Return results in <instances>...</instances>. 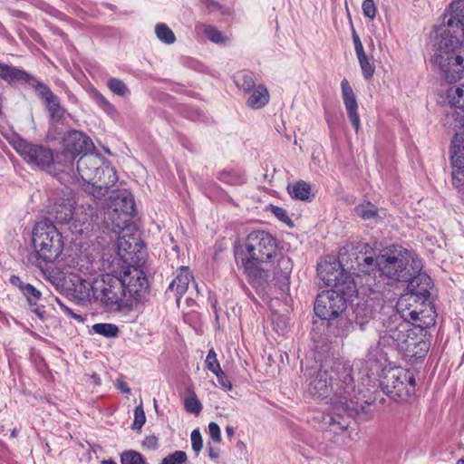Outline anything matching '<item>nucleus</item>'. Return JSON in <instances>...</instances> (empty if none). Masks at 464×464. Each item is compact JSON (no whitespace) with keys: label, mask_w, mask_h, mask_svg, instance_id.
Listing matches in <instances>:
<instances>
[{"label":"nucleus","mask_w":464,"mask_h":464,"mask_svg":"<svg viewBox=\"0 0 464 464\" xmlns=\"http://www.w3.org/2000/svg\"><path fill=\"white\" fill-rule=\"evenodd\" d=\"M245 246L250 258L243 260V267L253 287L258 292L277 287L286 294L293 265L288 256L277 253L276 238L264 230L252 231Z\"/></svg>","instance_id":"1"},{"label":"nucleus","mask_w":464,"mask_h":464,"mask_svg":"<svg viewBox=\"0 0 464 464\" xmlns=\"http://www.w3.org/2000/svg\"><path fill=\"white\" fill-rule=\"evenodd\" d=\"M464 0H453L433 36L432 63L450 83L464 76Z\"/></svg>","instance_id":"2"},{"label":"nucleus","mask_w":464,"mask_h":464,"mask_svg":"<svg viewBox=\"0 0 464 464\" xmlns=\"http://www.w3.org/2000/svg\"><path fill=\"white\" fill-rule=\"evenodd\" d=\"M356 262L365 268V284L372 293L385 290V279L410 282L420 273L421 261L411 252L402 247L383 249L377 256L368 246H364L360 255H353Z\"/></svg>","instance_id":"3"},{"label":"nucleus","mask_w":464,"mask_h":464,"mask_svg":"<svg viewBox=\"0 0 464 464\" xmlns=\"http://www.w3.org/2000/svg\"><path fill=\"white\" fill-rule=\"evenodd\" d=\"M134 213V201L127 192H119L104 212L102 227L118 237L117 244L105 248L102 255L103 266L113 273L133 263L137 241L130 237V229L126 224Z\"/></svg>","instance_id":"4"},{"label":"nucleus","mask_w":464,"mask_h":464,"mask_svg":"<svg viewBox=\"0 0 464 464\" xmlns=\"http://www.w3.org/2000/svg\"><path fill=\"white\" fill-rule=\"evenodd\" d=\"M430 288L431 278L426 273L413 276L407 285V292L399 298L392 314H400L401 318L420 329L434 325L436 314L430 301Z\"/></svg>","instance_id":"5"},{"label":"nucleus","mask_w":464,"mask_h":464,"mask_svg":"<svg viewBox=\"0 0 464 464\" xmlns=\"http://www.w3.org/2000/svg\"><path fill=\"white\" fill-rule=\"evenodd\" d=\"M353 255H360V252H348L343 248L338 260L323 261L318 265L317 273L325 285L333 287L332 290L343 292L346 296H356L358 293L357 283L352 275L360 276L365 268L356 262Z\"/></svg>","instance_id":"6"},{"label":"nucleus","mask_w":464,"mask_h":464,"mask_svg":"<svg viewBox=\"0 0 464 464\" xmlns=\"http://www.w3.org/2000/svg\"><path fill=\"white\" fill-rule=\"evenodd\" d=\"M353 367L346 362H331L324 363L314 378L310 381V392L318 397H327L334 391V385L343 390V403L347 398L355 396Z\"/></svg>","instance_id":"7"},{"label":"nucleus","mask_w":464,"mask_h":464,"mask_svg":"<svg viewBox=\"0 0 464 464\" xmlns=\"http://www.w3.org/2000/svg\"><path fill=\"white\" fill-rule=\"evenodd\" d=\"M0 78L7 82H22L33 87L37 94L44 100L53 121H59L64 114L56 95L44 82L36 80L25 71L0 63Z\"/></svg>","instance_id":"8"},{"label":"nucleus","mask_w":464,"mask_h":464,"mask_svg":"<svg viewBox=\"0 0 464 464\" xmlns=\"http://www.w3.org/2000/svg\"><path fill=\"white\" fill-rule=\"evenodd\" d=\"M33 245L39 260L53 263L62 254L64 243L62 233L53 223L43 219L34 227Z\"/></svg>","instance_id":"9"},{"label":"nucleus","mask_w":464,"mask_h":464,"mask_svg":"<svg viewBox=\"0 0 464 464\" xmlns=\"http://www.w3.org/2000/svg\"><path fill=\"white\" fill-rule=\"evenodd\" d=\"M411 322L401 318L400 314H391L382 321L378 345L411 353V346L415 343V337L411 333Z\"/></svg>","instance_id":"10"},{"label":"nucleus","mask_w":464,"mask_h":464,"mask_svg":"<svg viewBox=\"0 0 464 464\" xmlns=\"http://www.w3.org/2000/svg\"><path fill=\"white\" fill-rule=\"evenodd\" d=\"M112 273L111 271L93 279L94 299L110 310H120L125 292L121 279Z\"/></svg>","instance_id":"11"},{"label":"nucleus","mask_w":464,"mask_h":464,"mask_svg":"<svg viewBox=\"0 0 464 464\" xmlns=\"http://www.w3.org/2000/svg\"><path fill=\"white\" fill-rule=\"evenodd\" d=\"M353 296H346L338 290H328L317 295L314 304V312L317 316L323 320H334L339 318V322L347 323L342 314L346 309V303L351 301Z\"/></svg>","instance_id":"12"},{"label":"nucleus","mask_w":464,"mask_h":464,"mask_svg":"<svg viewBox=\"0 0 464 464\" xmlns=\"http://www.w3.org/2000/svg\"><path fill=\"white\" fill-rule=\"evenodd\" d=\"M382 384L388 392L405 399L415 392V378L411 372L402 368L390 370L385 375Z\"/></svg>","instance_id":"13"},{"label":"nucleus","mask_w":464,"mask_h":464,"mask_svg":"<svg viewBox=\"0 0 464 464\" xmlns=\"http://www.w3.org/2000/svg\"><path fill=\"white\" fill-rule=\"evenodd\" d=\"M115 197L116 196H111L110 201H112ZM111 204V202H110L107 207ZM107 210L108 208H103L100 213L95 214L91 204H77L74 206L73 221H72V227H70V229L73 233L80 235L87 233L92 230V224L98 222L99 219H102L101 222L102 223L104 212Z\"/></svg>","instance_id":"14"},{"label":"nucleus","mask_w":464,"mask_h":464,"mask_svg":"<svg viewBox=\"0 0 464 464\" xmlns=\"http://www.w3.org/2000/svg\"><path fill=\"white\" fill-rule=\"evenodd\" d=\"M15 150L27 162L39 168L46 169L53 162V151L44 146L20 140Z\"/></svg>","instance_id":"15"},{"label":"nucleus","mask_w":464,"mask_h":464,"mask_svg":"<svg viewBox=\"0 0 464 464\" xmlns=\"http://www.w3.org/2000/svg\"><path fill=\"white\" fill-rule=\"evenodd\" d=\"M61 281V279L56 278L53 284L56 285L57 287L72 291L80 300L86 301L90 300L92 297L94 298L93 280L89 282L82 276L70 273L63 277V283Z\"/></svg>","instance_id":"16"},{"label":"nucleus","mask_w":464,"mask_h":464,"mask_svg":"<svg viewBox=\"0 0 464 464\" xmlns=\"http://www.w3.org/2000/svg\"><path fill=\"white\" fill-rule=\"evenodd\" d=\"M124 287V292L128 291L132 296H140V293L147 287V279L141 270L137 268L133 263H129L124 268H119L118 272Z\"/></svg>","instance_id":"17"},{"label":"nucleus","mask_w":464,"mask_h":464,"mask_svg":"<svg viewBox=\"0 0 464 464\" xmlns=\"http://www.w3.org/2000/svg\"><path fill=\"white\" fill-rule=\"evenodd\" d=\"M118 180L115 169L103 162V165L98 171L97 178L93 179L89 188L85 190L91 193L94 198H99L106 196L109 189L112 188Z\"/></svg>","instance_id":"18"},{"label":"nucleus","mask_w":464,"mask_h":464,"mask_svg":"<svg viewBox=\"0 0 464 464\" xmlns=\"http://www.w3.org/2000/svg\"><path fill=\"white\" fill-rule=\"evenodd\" d=\"M103 165V159L98 153H83L78 160L77 171L83 182L89 188L97 178L100 168Z\"/></svg>","instance_id":"19"},{"label":"nucleus","mask_w":464,"mask_h":464,"mask_svg":"<svg viewBox=\"0 0 464 464\" xmlns=\"http://www.w3.org/2000/svg\"><path fill=\"white\" fill-rule=\"evenodd\" d=\"M65 157L69 155L71 161L77 154L90 153L93 150L92 140L78 130L70 131L63 140Z\"/></svg>","instance_id":"20"},{"label":"nucleus","mask_w":464,"mask_h":464,"mask_svg":"<svg viewBox=\"0 0 464 464\" xmlns=\"http://www.w3.org/2000/svg\"><path fill=\"white\" fill-rule=\"evenodd\" d=\"M341 89L342 97L343 100L345 109L347 111L348 118L351 121L353 126L354 127L355 131L357 132L360 128V117L357 112L358 105L355 94L349 82L346 79H343L342 81Z\"/></svg>","instance_id":"21"},{"label":"nucleus","mask_w":464,"mask_h":464,"mask_svg":"<svg viewBox=\"0 0 464 464\" xmlns=\"http://www.w3.org/2000/svg\"><path fill=\"white\" fill-rule=\"evenodd\" d=\"M74 204L75 202L72 199L57 204L53 207L51 215L57 223L68 224L70 227H72V221H73Z\"/></svg>","instance_id":"22"},{"label":"nucleus","mask_w":464,"mask_h":464,"mask_svg":"<svg viewBox=\"0 0 464 464\" xmlns=\"http://www.w3.org/2000/svg\"><path fill=\"white\" fill-rule=\"evenodd\" d=\"M193 278L189 269L182 266L179 269L175 279L170 283L169 289L176 291L177 302L187 292L190 280Z\"/></svg>","instance_id":"23"},{"label":"nucleus","mask_w":464,"mask_h":464,"mask_svg":"<svg viewBox=\"0 0 464 464\" xmlns=\"http://www.w3.org/2000/svg\"><path fill=\"white\" fill-rule=\"evenodd\" d=\"M23 295L26 298L29 306L32 311L40 318L44 319L45 311L37 305V302L41 298V292L38 291L34 286L27 284L26 286H23Z\"/></svg>","instance_id":"24"},{"label":"nucleus","mask_w":464,"mask_h":464,"mask_svg":"<svg viewBox=\"0 0 464 464\" xmlns=\"http://www.w3.org/2000/svg\"><path fill=\"white\" fill-rule=\"evenodd\" d=\"M269 101V92L266 86L260 84L255 87L247 98L246 103L252 109H260Z\"/></svg>","instance_id":"25"},{"label":"nucleus","mask_w":464,"mask_h":464,"mask_svg":"<svg viewBox=\"0 0 464 464\" xmlns=\"http://www.w3.org/2000/svg\"><path fill=\"white\" fill-rule=\"evenodd\" d=\"M355 214L364 220L376 219L380 217V211L369 201H365L356 206Z\"/></svg>","instance_id":"26"},{"label":"nucleus","mask_w":464,"mask_h":464,"mask_svg":"<svg viewBox=\"0 0 464 464\" xmlns=\"http://www.w3.org/2000/svg\"><path fill=\"white\" fill-rule=\"evenodd\" d=\"M288 191L293 198L306 200L310 197L311 187L308 183L300 180L293 186H288Z\"/></svg>","instance_id":"27"},{"label":"nucleus","mask_w":464,"mask_h":464,"mask_svg":"<svg viewBox=\"0 0 464 464\" xmlns=\"http://www.w3.org/2000/svg\"><path fill=\"white\" fill-rule=\"evenodd\" d=\"M448 99L452 106L464 111V84L459 87L450 88L448 91Z\"/></svg>","instance_id":"28"},{"label":"nucleus","mask_w":464,"mask_h":464,"mask_svg":"<svg viewBox=\"0 0 464 464\" xmlns=\"http://www.w3.org/2000/svg\"><path fill=\"white\" fill-rule=\"evenodd\" d=\"M155 33L159 40L167 44H174L176 37L172 30L165 24H158L155 26Z\"/></svg>","instance_id":"29"},{"label":"nucleus","mask_w":464,"mask_h":464,"mask_svg":"<svg viewBox=\"0 0 464 464\" xmlns=\"http://www.w3.org/2000/svg\"><path fill=\"white\" fill-rule=\"evenodd\" d=\"M92 331L107 338L116 337L120 332L117 325L105 323L93 324Z\"/></svg>","instance_id":"30"},{"label":"nucleus","mask_w":464,"mask_h":464,"mask_svg":"<svg viewBox=\"0 0 464 464\" xmlns=\"http://www.w3.org/2000/svg\"><path fill=\"white\" fill-rule=\"evenodd\" d=\"M237 85L245 92H251L255 87L254 76L250 72L238 74L235 80Z\"/></svg>","instance_id":"31"},{"label":"nucleus","mask_w":464,"mask_h":464,"mask_svg":"<svg viewBox=\"0 0 464 464\" xmlns=\"http://www.w3.org/2000/svg\"><path fill=\"white\" fill-rule=\"evenodd\" d=\"M203 32L207 37L215 44H225L227 40L216 27L212 25H202Z\"/></svg>","instance_id":"32"},{"label":"nucleus","mask_w":464,"mask_h":464,"mask_svg":"<svg viewBox=\"0 0 464 464\" xmlns=\"http://www.w3.org/2000/svg\"><path fill=\"white\" fill-rule=\"evenodd\" d=\"M185 409L188 412L198 414L202 405L194 392H189L185 399Z\"/></svg>","instance_id":"33"},{"label":"nucleus","mask_w":464,"mask_h":464,"mask_svg":"<svg viewBox=\"0 0 464 464\" xmlns=\"http://www.w3.org/2000/svg\"><path fill=\"white\" fill-rule=\"evenodd\" d=\"M362 73L366 79L371 78L374 73V65L367 57L366 53L357 56Z\"/></svg>","instance_id":"34"},{"label":"nucleus","mask_w":464,"mask_h":464,"mask_svg":"<svg viewBox=\"0 0 464 464\" xmlns=\"http://www.w3.org/2000/svg\"><path fill=\"white\" fill-rule=\"evenodd\" d=\"M121 464H144L142 456L134 450L123 452L121 457Z\"/></svg>","instance_id":"35"},{"label":"nucleus","mask_w":464,"mask_h":464,"mask_svg":"<svg viewBox=\"0 0 464 464\" xmlns=\"http://www.w3.org/2000/svg\"><path fill=\"white\" fill-rule=\"evenodd\" d=\"M107 86L113 93L120 96H123L129 92L125 83L116 78H111L108 81Z\"/></svg>","instance_id":"36"},{"label":"nucleus","mask_w":464,"mask_h":464,"mask_svg":"<svg viewBox=\"0 0 464 464\" xmlns=\"http://www.w3.org/2000/svg\"><path fill=\"white\" fill-rule=\"evenodd\" d=\"M187 459L188 458L185 451L177 450L174 453L165 457L162 459L161 464H184Z\"/></svg>","instance_id":"37"},{"label":"nucleus","mask_w":464,"mask_h":464,"mask_svg":"<svg viewBox=\"0 0 464 464\" xmlns=\"http://www.w3.org/2000/svg\"><path fill=\"white\" fill-rule=\"evenodd\" d=\"M206 366L214 374L222 370L217 359V353L213 349H211L207 355Z\"/></svg>","instance_id":"38"},{"label":"nucleus","mask_w":464,"mask_h":464,"mask_svg":"<svg viewBox=\"0 0 464 464\" xmlns=\"http://www.w3.org/2000/svg\"><path fill=\"white\" fill-rule=\"evenodd\" d=\"M146 421L145 413L143 411L142 403L138 405L134 410V421L132 428L134 430H140Z\"/></svg>","instance_id":"39"},{"label":"nucleus","mask_w":464,"mask_h":464,"mask_svg":"<svg viewBox=\"0 0 464 464\" xmlns=\"http://www.w3.org/2000/svg\"><path fill=\"white\" fill-rule=\"evenodd\" d=\"M219 179L225 183L237 185L244 182L243 178L230 171H222L219 174Z\"/></svg>","instance_id":"40"},{"label":"nucleus","mask_w":464,"mask_h":464,"mask_svg":"<svg viewBox=\"0 0 464 464\" xmlns=\"http://www.w3.org/2000/svg\"><path fill=\"white\" fill-rule=\"evenodd\" d=\"M362 8V13H363L364 16H366L372 20L375 18L376 14H377V8H376V5H375L373 0H363Z\"/></svg>","instance_id":"41"},{"label":"nucleus","mask_w":464,"mask_h":464,"mask_svg":"<svg viewBox=\"0 0 464 464\" xmlns=\"http://www.w3.org/2000/svg\"><path fill=\"white\" fill-rule=\"evenodd\" d=\"M191 443L192 449L195 452H199L202 449L203 442L200 432L198 430H195L191 432Z\"/></svg>","instance_id":"42"},{"label":"nucleus","mask_w":464,"mask_h":464,"mask_svg":"<svg viewBox=\"0 0 464 464\" xmlns=\"http://www.w3.org/2000/svg\"><path fill=\"white\" fill-rule=\"evenodd\" d=\"M215 375L217 376L218 384L222 389L226 391L232 389L231 382L227 379L226 373L222 370L215 373Z\"/></svg>","instance_id":"43"},{"label":"nucleus","mask_w":464,"mask_h":464,"mask_svg":"<svg viewBox=\"0 0 464 464\" xmlns=\"http://www.w3.org/2000/svg\"><path fill=\"white\" fill-rule=\"evenodd\" d=\"M208 431H209V435L213 440H215L217 442H219L221 440L220 429L217 423H215V422L209 423Z\"/></svg>","instance_id":"44"},{"label":"nucleus","mask_w":464,"mask_h":464,"mask_svg":"<svg viewBox=\"0 0 464 464\" xmlns=\"http://www.w3.org/2000/svg\"><path fill=\"white\" fill-rule=\"evenodd\" d=\"M353 41L356 55L359 56V55L365 53L362 44L361 42V39H360L359 35L356 34L354 29L353 30Z\"/></svg>","instance_id":"45"},{"label":"nucleus","mask_w":464,"mask_h":464,"mask_svg":"<svg viewBox=\"0 0 464 464\" xmlns=\"http://www.w3.org/2000/svg\"><path fill=\"white\" fill-rule=\"evenodd\" d=\"M273 213L278 219H280L284 222H286L287 220H289V218H288L285 210L281 208H277V207L274 208Z\"/></svg>","instance_id":"46"},{"label":"nucleus","mask_w":464,"mask_h":464,"mask_svg":"<svg viewBox=\"0 0 464 464\" xmlns=\"http://www.w3.org/2000/svg\"><path fill=\"white\" fill-rule=\"evenodd\" d=\"M98 103L101 107L103 108L106 111H113V106L102 95L97 96Z\"/></svg>","instance_id":"47"},{"label":"nucleus","mask_w":464,"mask_h":464,"mask_svg":"<svg viewBox=\"0 0 464 464\" xmlns=\"http://www.w3.org/2000/svg\"><path fill=\"white\" fill-rule=\"evenodd\" d=\"M61 307L69 316L74 318L75 320H77L79 322H82L83 321L82 316L73 313V311L72 309H70L69 307L64 306L63 304H61Z\"/></svg>","instance_id":"48"},{"label":"nucleus","mask_w":464,"mask_h":464,"mask_svg":"<svg viewBox=\"0 0 464 464\" xmlns=\"http://www.w3.org/2000/svg\"><path fill=\"white\" fill-rule=\"evenodd\" d=\"M10 283L13 285L18 287L21 292L23 291V286H26V285H27V284H24V282H22V280L18 276H12L10 277Z\"/></svg>","instance_id":"49"},{"label":"nucleus","mask_w":464,"mask_h":464,"mask_svg":"<svg viewBox=\"0 0 464 464\" xmlns=\"http://www.w3.org/2000/svg\"><path fill=\"white\" fill-rule=\"evenodd\" d=\"M116 386L119 390L125 393H129L130 391L127 383L121 379L117 380Z\"/></svg>","instance_id":"50"},{"label":"nucleus","mask_w":464,"mask_h":464,"mask_svg":"<svg viewBox=\"0 0 464 464\" xmlns=\"http://www.w3.org/2000/svg\"><path fill=\"white\" fill-rule=\"evenodd\" d=\"M204 4L210 11H214L218 8V4L214 0H204Z\"/></svg>","instance_id":"51"},{"label":"nucleus","mask_w":464,"mask_h":464,"mask_svg":"<svg viewBox=\"0 0 464 464\" xmlns=\"http://www.w3.org/2000/svg\"><path fill=\"white\" fill-rule=\"evenodd\" d=\"M79 271L82 273L84 276H86L88 274H91L92 268L89 265L86 266H84V265H81L79 267Z\"/></svg>","instance_id":"52"},{"label":"nucleus","mask_w":464,"mask_h":464,"mask_svg":"<svg viewBox=\"0 0 464 464\" xmlns=\"http://www.w3.org/2000/svg\"><path fill=\"white\" fill-rule=\"evenodd\" d=\"M226 432L229 438H232L234 436L235 430L234 428L231 426H227L226 428Z\"/></svg>","instance_id":"53"},{"label":"nucleus","mask_w":464,"mask_h":464,"mask_svg":"<svg viewBox=\"0 0 464 464\" xmlns=\"http://www.w3.org/2000/svg\"><path fill=\"white\" fill-rule=\"evenodd\" d=\"M92 378L94 380L96 384H100V378L96 374H93Z\"/></svg>","instance_id":"54"},{"label":"nucleus","mask_w":464,"mask_h":464,"mask_svg":"<svg viewBox=\"0 0 464 464\" xmlns=\"http://www.w3.org/2000/svg\"><path fill=\"white\" fill-rule=\"evenodd\" d=\"M373 351H371L370 354H371V358H373V359H378V357L381 355V354H372Z\"/></svg>","instance_id":"55"},{"label":"nucleus","mask_w":464,"mask_h":464,"mask_svg":"<svg viewBox=\"0 0 464 464\" xmlns=\"http://www.w3.org/2000/svg\"><path fill=\"white\" fill-rule=\"evenodd\" d=\"M356 321H357L358 324H360L361 326H362L363 322L360 321L358 314H356Z\"/></svg>","instance_id":"56"},{"label":"nucleus","mask_w":464,"mask_h":464,"mask_svg":"<svg viewBox=\"0 0 464 464\" xmlns=\"http://www.w3.org/2000/svg\"><path fill=\"white\" fill-rule=\"evenodd\" d=\"M102 464H115V462L111 460H103Z\"/></svg>","instance_id":"57"},{"label":"nucleus","mask_w":464,"mask_h":464,"mask_svg":"<svg viewBox=\"0 0 464 464\" xmlns=\"http://www.w3.org/2000/svg\"><path fill=\"white\" fill-rule=\"evenodd\" d=\"M147 440L150 442V443H154L156 441V439L155 438H148Z\"/></svg>","instance_id":"58"},{"label":"nucleus","mask_w":464,"mask_h":464,"mask_svg":"<svg viewBox=\"0 0 464 464\" xmlns=\"http://www.w3.org/2000/svg\"><path fill=\"white\" fill-rule=\"evenodd\" d=\"M153 402H154V408L157 411V409H158L157 401L154 399Z\"/></svg>","instance_id":"59"},{"label":"nucleus","mask_w":464,"mask_h":464,"mask_svg":"<svg viewBox=\"0 0 464 464\" xmlns=\"http://www.w3.org/2000/svg\"><path fill=\"white\" fill-rule=\"evenodd\" d=\"M209 455H210L211 458H216L217 457V455L214 454V452H212V451H210Z\"/></svg>","instance_id":"60"},{"label":"nucleus","mask_w":464,"mask_h":464,"mask_svg":"<svg viewBox=\"0 0 464 464\" xmlns=\"http://www.w3.org/2000/svg\"><path fill=\"white\" fill-rule=\"evenodd\" d=\"M458 464H464V458H463V459H460L458 461Z\"/></svg>","instance_id":"61"},{"label":"nucleus","mask_w":464,"mask_h":464,"mask_svg":"<svg viewBox=\"0 0 464 464\" xmlns=\"http://www.w3.org/2000/svg\"><path fill=\"white\" fill-rule=\"evenodd\" d=\"M333 392H338V390L337 389L336 390L334 389ZM339 394H342V392H339Z\"/></svg>","instance_id":"62"}]
</instances>
